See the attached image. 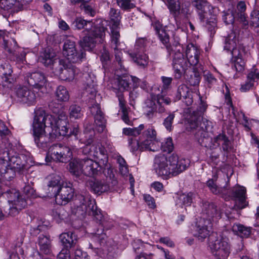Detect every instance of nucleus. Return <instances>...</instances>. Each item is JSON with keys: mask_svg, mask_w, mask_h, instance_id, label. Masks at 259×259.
Here are the masks:
<instances>
[{"mask_svg": "<svg viewBox=\"0 0 259 259\" xmlns=\"http://www.w3.org/2000/svg\"><path fill=\"white\" fill-rule=\"evenodd\" d=\"M161 80L163 83V87L161 91L157 85L152 87L151 92L145 101V108L146 112L145 113L146 116L149 119H152L158 113L162 114L166 111L164 104L168 105L171 102V99L164 95L163 89L168 88L171 83L172 78L171 77L162 76Z\"/></svg>", "mask_w": 259, "mask_h": 259, "instance_id": "obj_1", "label": "nucleus"}, {"mask_svg": "<svg viewBox=\"0 0 259 259\" xmlns=\"http://www.w3.org/2000/svg\"><path fill=\"white\" fill-rule=\"evenodd\" d=\"M153 166L157 175L165 180L178 175L187 167L185 160H179L178 155L174 154L168 157L164 154L156 156L154 158Z\"/></svg>", "mask_w": 259, "mask_h": 259, "instance_id": "obj_2", "label": "nucleus"}, {"mask_svg": "<svg viewBox=\"0 0 259 259\" xmlns=\"http://www.w3.org/2000/svg\"><path fill=\"white\" fill-rule=\"evenodd\" d=\"M200 103L196 110L193 111V113L187 117V128L190 130H197V131L195 134V138L198 143L204 147H207V141L210 139L207 137V126L204 122H201V119L202 115L206 110L207 108V104L202 101L200 98Z\"/></svg>", "mask_w": 259, "mask_h": 259, "instance_id": "obj_3", "label": "nucleus"}, {"mask_svg": "<svg viewBox=\"0 0 259 259\" xmlns=\"http://www.w3.org/2000/svg\"><path fill=\"white\" fill-rule=\"evenodd\" d=\"M50 124L52 129V134L56 137L64 136L67 135L68 128V122L65 114L62 110V105L59 103H52L50 105Z\"/></svg>", "mask_w": 259, "mask_h": 259, "instance_id": "obj_4", "label": "nucleus"}, {"mask_svg": "<svg viewBox=\"0 0 259 259\" xmlns=\"http://www.w3.org/2000/svg\"><path fill=\"white\" fill-rule=\"evenodd\" d=\"M47 115L45 111L41 109L35 111V116L33 122V131L34 141L37 146L47 151L48 148L49 137L46 135L45 128L46 127V120Z\"/></svg>", "mask_w": 259, "mask_h": 259, "instance_id": "obj_5", "label": "nucleus"}, {"mask_svg": "<svg viewBox=\"0 0 259 259\" xmlns=\"http://www.w3.org/2000/svg\"><path fill=\"white\" fill-rule=\"evenodd\" d=\"M79 199L83 201L80 206H78L75 210V215L79 219H82L85 217L87 214L92 216L97 223L105 226V219L100 210L98 209L94 200H90L85 198L83 196H79Z\"/></svg>", "mask_w": 259, "mask_h": 259, "instance_id": "obj_6", "label": "nucleus"}, {"mask_svg": "<svg viewBox=\"0 0 259 259\" xmlns=\"http://www.w3.org/2000/svg\"><path fill=\"white\" fill-rule=\"evenodd\" d=\"M208 246L211 253L219 259H225L230 253L229 239L223 235L212 232L208 238Z\"/></svg>", "mask_w": 259, "mask_h": 259, "instance_id": "obj_7", "label": "nucleus"}, {"mask_svg": "<svg viewBox=\"0 0 259 259\" xmlns=\"http://www.w3.org/2000/svg\"><path fill=\"white\" fill-rule=\"evenodd\" d=\"M238 38L236 33L232 31L225 38L224 49L230 51L232 56L236 59L234 63V68L238 72L244 70L245 63L242 59V55L237 48Z\"/></svg>", "mask_w": 259, "mask_h": 259, "instance_id": "obj_8", "label": "nucleus"}, {"mask_svg": "<svg viewBox=\"0 0 259 259\" xmlns=\"http://www.w3.org/2000/svg\"><path fill=\"white\" fill-rule=\"evenodd\" d=\"M63 56L72 63H80L85 58V53L81 49L78 51L74 38H66L64 41L62 49Z\"/></svg>", "mask_w": 259, "mask_h": 259, "instance_id": "obj_9", "label": "nucleus"}, {"mask_svg": "<svg viewBox=\"0 0 259 259\" xmlns=\"http://www.w3.org/2000/svg\"><path fill=\"white\" fill-rule=\"evenodd\" d=\"M2 195L8 199L9 203L12 204L10 212L14 215L18 213L19 211L26 206V200L20 195L19 192L15 189H8L5 192H2Z\"/></svg>", "mask_w": 259, "mask_h": 259, "instance_id": "obj_10", "label": "nucleus"}, {"mask_svg": "<svg viewBox=\"0 0 259 259\" xmlns=\"http://www.w3.org/2000/svg\"><path fill=\"white\" fill-rule=\"evenodd\" d=\"M139 137L141 147L143 149L155 151L159 147V139L157 137V132L153 127H149L141 132Z\"/></svg>", "mask_w": 259, "mask_h": 259, "instance_id": "obj_11", "label": "nucleus"}, {"mask_svg": "<svg viewBox=\"0 0 259 259\" xmlns=\"http://www.w3.org/2000/svg\"><path fill=\"white\" fill-rule=\"evenodd\" d=\"M174 46L175 49L172 52H175V54L172 60V66L175 78L179 79L185 72L187 64L182 53V46L180 44Z\"/></svg>", "mask_w": 259, "mask_h": 259, "instance_id": "obj_12", "label": "nucleus"}, {"mask_svg": "<svg viewBox=\"0 0 259 259\" xmlns=\"http://www.w3.org/2000/svg\"><path fill=\"white\" fill-rule=\"evenodd\" d=\"M51 158L56 161L66 162L72 157L70 149L61 144H57L50 147Z\"/></svg>", "mask_w": 259, "mask_h": 259, "instance_id": "obj_13", "label": "nucleus"}, {"mask_svg": "<svg viewBox=\"0 0 259 259\" xmlns=\"http://www.w3.org/2000/svg\"><path fill=\"white\" fill-rule=\"evenodd\" d=\"M54 191L55 200L57 204L60 205H65L70 202L74 196V189L71 185L67 184L62 185L60 188H55Z\"/></svg>", "mask_w": 259, "mask_h": 259, "instance_id": "obj_14", "label": "nucleus"}, {"mask_svg": "<svg viewBox=\"0 0 259 259\" xmlns=\"http://www.w3.org/2000/svg\"><path fill=\"white\" fill-rule=\"evenodd\" d=\"M25 78L30 86L38 89L43 94L48 93L47 80L43 73L39 72L29 73Z\"/></svg>", "mask_w": 259, "mask_h": 259, "instance_id": "obj_15", "label": "nucleus"}, {"mask_svg": "<svg viewBox=\"0 0 259 259\" xmlns=\"http://www.w3.org/2000/svg\"><path fill=\"white\" fill-rule=\"evenodd\" d=\"M202 212L203 215H205L203 221L209 225L211 224V221L217 222L222 217L221 210L213 203L207 201L203 203Z\"/></svg>", "mask_w": 259, "mask_h": 259, "instance_id": "obj_16", "label": "nucleus"}, {"mask_svg": "<svg viewBox=\"0 0 259 259\" xmlns=\"http://www.w3.org/2000/svg\"><path fill=\"white\" fill-rule=\"evenodd\" d=\"M93 142L91 139L87 141V144L83 148V153L97 159L103 160L106 158L107 157L105 148L100 143Z\"/></svg>", "mask_w": 259, "mask_h": 259, "instance_id": "obj_17", "label": "nucleus"}, {"mask_svg": "<svg viewBox=\"0 0 259 259\" xmlns=\"http://www.w3.org/2000/svg\"><path fill=\"white\" fill-rule=\"evenodd\" d=\"M227 194H223L222 197L225 199L231 197L237 199L240 209H243L248 205V202L246 201V189L244 187H234L231 189L227 187Z\"/></svg>", "mask_w": 259, "mask_h": 259, "instance_id": "obj_18", "label": "nucleus"}, {"mask_svg": "<svg viewBox=\"0 0 259 259\" xmlns=\"http://www.w3.org/2000/svg\"><path fill=\"white\" fill-rule=\"evenodd\" d=\"M4 160L6 161L9 160V166L14 168L17 171L23 172L30 167L27 161V157L23 154L14 155L11 158L8 156L7 159H5L4 157Z\"/></svg>", "mask_w": 259, "mask_h": 259, "instance_id": "obj_19", "label": "nucleus"}, {"mask_svg": "<svg viewBox=\"0 0 259 259\" xmlns=\"http://www.w3.org/2000/svg\"><path fill=\"white\" fill-rule=\"evenodd\" d=\"M17 101L28 105L33 104L36 99L35 93L26 87H20L16 90Z\"/></svg>", "mask_w": 259, "mask_h": 259, "instance_id": "obj_20", "label": "nucleus"}, {"mask_svg": "<svg viewBox=\"0 0 259 259\" xmlns=\"http://www.w3.org/2000/svg\"><path fill=\"white\" fill-rule=\"evenodd\" d=\"M154 27L156 33L157 34L160 41L165 47L167 52L169 55H170L172 53V51L174 50L175 47L174 46L178 45V44L180 43L176 42L171 45L169 42V31L166 30L165 28H162L161 26L159 24L156 25Z\"/></svg>", "mask_w": 259, "mask_h": 259, "instance_id": "obj_21", "label": "nucleus"}, {"mask_svg": "<svg viewBox=\"0 0 259 259\" xmlns=\"http://www.w3.org/2000/svg\"><path fill=\"white\" fill-rule=\"evenodd\" d=\"M83 174L88 177H94L101 171V166L99 163L91 158L83 159Z\"/></svg>", "mask_w": 259, "mask_h": 259, "instance_id": "obj_22", "label": "nucleus"}, {"mask_svg": "<svg viewBox=\"0 0 259 259\" xmlns=\"http://www.w3.org/2000/svg\"><path fill=\"white\" fill-rule=\"evenodd\" d=\"M87 186L92 192L98 194L107 192L110 187L107 182L98 179L88 181Z\"/></svg>", "mask_w": 259, "mask_h": 259, "instance_id": "obj_23", "label": "nucleus"}, {"mask_svg": "<svg viewBox=\"0 0 259 259\" xmlns=\"http://www.w3.org/2000/svg\"><path fill=\"white\" fill-rule=\"evenodd\" d=\"M93 240L97 244L96 245L97 249H101L103 250H110L113 241L108 238L105 233L100 234L99 230L93 237Z\"/></svg>", "mask_w": 259, "mask_h": 259, "instance_id": "obj_24", "label": "nucleus"}, {"mask_svg": "<svg viewBox=\"0 0 259 259\" xmlns=\"http://www.w3.org/2000/svg\"><path fill=\"white\" fill-rule=\"evenodd\" d=\"M59 239L64 249L68 250L75 247L78 242L77 235L72 232L62 233L60 235Z\"/></svg>", "mask_w": 259, "mask_h": 259, "instance_id": "obj_25", "label": "nucleus"}, {"mask_svg": "<svg viewBox=\"0 0 259 259\" xmlns=\"http://www.w3.org/2000/svg\"><path fill=\"white\" fill-rule=\"evenodd\" d=\"M194 5L197 10L198 14L201 21L207 18L208 16L211 15L212 7L206 0H202L198 3L194 4Z\"/></svg>", "mask_w": 259, "mask_h": 259, "instance_id": "obj_26", "label": "nucleus"}, {"mask_svg": "<svg viewBox=\"0 0 259 259\" xmlns=\"http://www.w3.org/2000/svg\"><path fill=\"white\" fill-rule=\"evenodd\" d=\"M200 50L192 44L187 46L186 55L188 63L191 66H195L199 62Z\"/></svg>", "mask_w": 259, "mask_h": 259, "instance_id": "obj_27", "label": "nucleus"}, {"mask_svg": "<svg viewBox=\"0 0 259 259\" xmlns=\"http://www.w3.org/2000/svg\"><path fill=\"white\" fill-rule=\"evenodd\" d=\"M204 223L199 222V224L197 226V232L196 236L197 237L199 240L203 241L206 238L211 235L210 234V229L211 228V224H208L204 221Z\"/></svg>", "mask_w": 259, "mask_h": 259, "instance_id": "obj_28", "label": "nucleus"}, {"mask_svg": "<svg viewBox=\"0 0 259 259\" xmlns=\"http://www.w3.org/2000/svg\"><path fill=\"white\" fill-rule=\"evenodd\" d=\"M256 67L253 66L247 75L245 82L241 85L240 90L242 92H246L252 89L255 82Z\"/></svg>", "mask_w": 259, "mask_h": 259, "instance_id": "obj_29", "label": "nucleus"}, {"mask_svg": "<svg viewBox=\"0 0 259 259\" xmlns=\"http://www.w3.org/2000/svg\"><path fill=\"white\" fill-rule=\"evenodd\" d=\"M52 70L54 75L60 76L63 68L61 64V60L56 56H51L50 52V69Z\"/></svg>", "mask_w": 259, "mask_h": 259, "instance_id": "obj_30", "label": "nucleus"}, {"mask_svg": "<svg viewBox=\"0 0 259 259\" xmlns=\"http://www.w3.org/2000/svg\"><path fill=\"white\" fill-rule=\"evenodd\" d=\"M83 159H74L69 164V169L71 174L78 177L83 173Z\"/></svg>", "mask_w": 259, "mask_h": 259, "instance_id": "obj_31", "label": "nucleus"}, {"mask_svg": "<svg viewBox=\"0 0 259 259\" xmlns=\"http://www.w3.org/2000/svg\"><path fill=\"white\" fill-rule=\"evenodd\" d=\"M130 56L133 61L139 66L145 68L148 64V57L144 53L132 52Z\"/></svg>", "mask_w": 259, "mask_h": 259, "instance_id": "obj_32", "label": "nucleus"}, {"mask_svg": "<svg viewBox=\"0 0 259 259\" xmlns=\"http://www.w3.org/2000/svg\"><path fill=\"white\" fill-rule=\"evenodd\" d=\"M246 9V5L244 2L240 1L238 3L236 17H237L240 22L242 23L244 27H246L248 25V22L246 19V16L245 13Z\"/></svg>", "mask_w": 259, "mask_h": 259, "instance_id": "obj_33", "label": "nucleus"}, {"mask_svg": "<svg viewBox=\"0 0 259 259\" xmlns=\"http://www.w3.org/2000/svg\"><path fill=\"white\" fill-rule=\"evenodd\" d=\"M109 17L111 22L112 23L113 26L117 28L120 25L121 19V11L118 9L111 8L109 12Z\"/></svg>", "mask_w": 259, "mask_h": 259, "instance_id": "obj_34", "label": "nucleus"}, {"mask_svg": "<svg viewBox=\"0 0 259 259\" xmlns=\"http://www.w3.org/2000/svg\"><path fill=\"white\" fill-rule=\"evenodd\" d=\"M166 5L170 14L175 17L179 15L181 10L180 0H167Z\"/></svg>", "mask_w": 259, "mask_h": 259, "instance_id": "obj_35", "label": "nucleus"}, {"mask_svg": "<svg viewBox=\"0 0 259 259\" xmlns=\"http://www.w3.org/2000/svg\"><path fill=\"white\" fill-rule=\"evenodd\" d=\"M233 231L241 238H247L251 234V228L241 224H236L233 227Z\"/></svg>", "mask_w": 259, "mask_h": 259, "instance_id": "obj_36", "label": "nucleus"}, {"mask_svg": "<svg viewBox=\"0 0 259 259\" xmlns=\"http://www.w3.org/2000/svg\"><path fill=\"white\" fill-rule=\"evenodd\" d=\"M207 186L210 191L215 195H220L223 196V194H227V186L223 187H218L212 179H209L206 183Z\"/></svg>", "mask_w": 259, "mask_h": 259, "instance_id": "obj_37", "label": "nucleus"}, {"mask_svg": "<svg viewBox=\"0 0 259 259\" xmlns=\"http://www.w3.org/2000/svg\"><path fill=\"white\" fill-rule=\"evenodd\" d=\"M27 182L25 183V186L23 188V192L28 197L36 198L37 197V193L32 187L34 185V182L31 180V178L29 175L27 176Z\"/></svg>", "mask_w": 259, "mask_h": 259, "instance_id": "obj_38", "label": "nucleus"}, {"mask_svg": "<svg viewBox=\"0 0 259 259\" xmlns=\"http://www.w3.org/2000/svg\"><path fill=\"white\" fill-rule=\"evenodd\" d=\"M118 77L115 80V85L120 90H127L130 87V78L128 76H120L117 74Z\"/></svg>", "mask_w": 259, "mask_h": 259, "instance_id": "obj_39", "label": "nucleus"}, {"mask_svg": "<svg viewBox=\"0 0 259 259\" xmlns=\"http://www.w3.org/2000/svg\"><path fill=\"white\" fill-rule=\"evenodd\" d=\"M55 95L58 101L66 102L69 100V94L64 86H58L56 90Z\"/></svg>", "mask_w": 259, "mask_h": 259, "instance_id": "obj_40", "label": "nucleus"}, {"mask_svg": "<svg viewBox=\"0 0 259 259\" xmlns=\"http://www.w3.org/2000/svg\"><path fill=\"white\" fill-rule=\"evenodd\" d=\"M14 168L7 166L1 165L0 167V172L2 176L6 180L10 181L13 178L15 175V171Z\"/></svg>", "mask_w": 259, "mask_h": 259, "instance_id": "obj_41", "label": "nucleus"}, {"mask_svg": "<svg viewBox=\"0 0 259 259\" xmlns=\"http://www.w3.org/2000/svg\"><path fill=\"white\" fill-rule=\"evenodd\" d=\"M119 38L120 33L118 29L112 28L111 31L110 46L111 48L113 49V50H117L119 49L118 48L120 44L119 41Z\"/></svg>", "mask_w": 259, "mask_h": 259, "instance_id": "obj_42", "label": "nucleus"}, {"mask_svg": "<svg viewBox=\"0 0 259 259\" xmlns=\"http://www.w3.org/2000/svg\"><path fill=\"white\" fill-rule=\"evenodd\" d=\"M199 69L202 70L201 66L194 68L193 71L190 75L188 81L191 85L195 86L199 83L201 79Z\"/></svg>", "mask_w": 259, "mask_h": 259, "instance_id": "obj_43", "label": "nucleus"}, {"mask_svg": "<svg viewBox=\"0 0 259 259\" xmlns=\"http://www.w3.org/2000/svg\"><path fill=\"white\" fill-rule=\"evenodd\" d=\"M95 123L97 125V131L102 133L106 127V120L103 112L94 116Z\"/></svg>", "mask_w": 259, "mask_h": 259, "instance_id": "obj_44", "label": "nucleus"}, {"mask_svg": "<svg viewBox=\"0 0 259 259\" xmlns=\"http://www.w3.org/2000/svg\"><path fill=\"white\" fill-rule=\"evenodd\" d=\"M114 53L116 62L117 63V69L115 71L116 73H118L119 71L121 72H125L126 70L125 66L123 64V60L122 59V53L121 52V49L114 50Z\"/></svg>", "mask_w": 259, "mask_h": 259, "instance_id": "obj_45", "label": "nucleus"}, {"mask_svg": "<svg viewBox=\"0 0 259 259\" xmlns=\"http://www.w3.org/2000/svg\"><path fill=\"white\" fill-rule=\"evenodd\" d=\"M96 40L92 36H85L80 40L79 44L84 50L91 49L95 46Z\"/></svg>", "mask_w": 259, "mask_h": 259, "instance_id": "obj_46", "label": "nucleus"}, {"mask_svg": "<svg viewBox=\"0 0 259 259\" xmlns=\"http://www.w3.org/2000/svg\"><path fill=\"white\" fill-rule=\"evenodd\" d=\"M132 245L134 251L139 254L145 253L144 251L147 250V247H151L149 244L144 243L140 239L135 240L132 243Z\"/></svg>", "mask_w": 259, "mask_h": 259, "instance_id": "obj_47", "label": "nucleus"}, {"mask_svg": "<svg viewBox=\"0 0 259 259\" xmlns=\"http://www.w3.org/2000/svg\"><path fill=\"white\" fill-rule=\"evenodd\" d=\"M149 41L146 38H140L136 40L134 52L144 53Z\"/></svg>", "mask_w": 259, "mask_h": 259, "instance_id": "obj_48", "label": "nucleus"}, {"mask_svg": "<svg viewBox=\"0 0 259 259\" xmlns=\"http://www.w3.org/2000/svg\"><path fill=\"white\" fill-rule=\"evenodd\" d=\"M144 128V124H141L138 127L135 128H124L122 133L124 135L126 136L137 137L141 134V132Z\"/></svg>", "mask_w": 259, "mask_h": 259, "instance_id": "obj_49", "label": "nucleus"}, {"mask_svg": "<svg viewBox=\"0 0 259 259\" xmlns=\"http://www.w3.org/2000/svg\"><path fill=\"white\" fill-rule=\"evenodd\" d=\"M69 112L70 118L78 119L83 115L81 107L76 104H73L70 106Z\"/></svg>", "mask_w": 259, "mask_h": 259, "instance_id": "obj_50", "label": "nucleus"}, {"mask_svg": "<svg viewBox=\"0 0 259 259\" xmlns=\"http://www.w3.org/2000/svg\"><path fill=\"white\" fill-rule=\"evenodd\" d=\"M64 185V184L60 176L57 175H53L52 176L50 181V188H51L52 193H54L53 190L55 188H60Z\"/></svg>", "mask_w": 259, "mask_h": 259, "instance_id": "obj_51", "label": "nucleus"}, {"mask_svg": "<svg viewBox=\"0 0 259 259\" xmlns=\"http://www.w3.org/2000/svg\"><path fill=\"white\" fill-rule=\"evenodd\" d=\"M117 6L122 10L129 11L136 7L132 0H115Z\"/></svg>", "mask_w": 259, "mask_h": 259, "instance_id": "obj_52", "label": "nucleus"}, {"mask_svg": "<svg viewBox=\"0 0 259 259\" xmlns=\"http://www.w3.org/2000/svg\"><path fill=\"white\" fill-rule=\"evenodd\" d=\"M74 71L73 68H64L59 77L63 80L71 81L74 78Z\"/></svg>", "mask_w": 259, "mask_h": 259, "instance_id": "obj_53", "label": "nucleus"}, {"mask_svg": "<svg viewBox=\"0 0 259 259\" xmlns=\"http://www.w3.org/2000/svg\"><path fill=\"white\" fill-rule=\"evenodd\" d=\"M49 238L46 235H40L38 238V244L40 249L45 254L49 253Z\"/></svg>", "mask_w": 259, "mask_h": 259, "instance_id": "obj_54", "label": "nucleus"}, {"mask_svg": "<svg viewBox=\"0 0 259 259\" xmlns=\"http://www.w3.org/2000/svg\"><path fill=\"white\" fill-rule=\"evenodd\" d=\"M195 194L192 192H189L187 194H182L179 196V200L182 202V204L189 206L193 202V200L195 198Z\"/></svg>", "mask_w": 259, "mask_h": 259, "instance_id": "obj_55", "label": "nucleus"}, {"mask_svg": "<svg viewBox=\"0 0 259 259\" xmlns=\"http://www.w3.org/2000/svg\"><path fill=\"white\" fill-rule=\"evenodd\" d=\"M190 92H191L189 91V89L187 85L185 84H181L179 85L176 95L175 101L180 100L182 98H184Z\"/></svg>", "mask_w": 259, "mask_h": 259, "instance_id": "obj_56", "label": "nucleus"}, {"mask_svg": "<svg viewBox=\"0 0 259 259\" xmlns=\"http://www.w3.org/2000/svg\"><path fill=\"white\" fill-rule=\"evenodd\" d=\"M81 10L90 16L94 17L96 13V7L94 4H81L80 6Z\"/></svg>", "mask_w": 259, "mask_h": 259, "instance_id": "obj_57", "label": "nucleus"}, {"mask_svg": "<svg viewBox=\"0 0 259 259\" xmlns=\"http://www.w3.org/2000/svg\"><path fill=\"white\" fill-rule=\"evenodd\" d=\"M204 78L208 88H211L217 84L218 80L217 78L209 71L204 74Z\"/></svg>", "mask_w": 259, "mask_h": 259, "instance_id": "obj_58", "label": "nucleus"}, {"mask_svg": "<svg viewBox=\"0 0 259 259\" xmlns=\"http://www.w3.org/2000/svg\"><path fill=\"white\" fill-rule=\"evenodd\" d=\"M91 25L92 22L86 21L80 17L76 18L73 22V26L75 29H81L87 26L88 24Z\"/></svg>", "mask_w": 259, "mask_h": 259, "instance_id": "obj_59", "label": "nucleus"}, {"mask_svg": "<svg viewBox=\"0 0 259 259\" xmlns=\"http://www.w3.org/2000/svg\"><path fill=\"white\" fill-rule=\"evenodd\" d=\"M175 117V112H170L166 118H165L163 120V125L168 131H171L172 130V124Z\"/></svg>", "mask_w": 259, "mask_h": 259, "instance_id": "obj_60", "label": "nucleus"}, {"mask_svg": "<svg viewBox=\"0 0 259 259\" xmlns=\"http://www.w3.org/2000/svg\"><path fill=\"white\" fill-rule=\"evenodd\" d=\"M103 173L106 177L107 179H109V180H112V183L113 185H116L117 183V181L113 179L114 178V175L113 174V168L109 164L105 165Z\"/></svg>", "mask_w": 259, "mask_h": 259, "instance_id": "obj_61", "label": "nucleus"}, {"mask_svg": "<svg viewBox=\"0 0 259 259\" xmlns=\"http://www.w3.org/2000/svg\"><path fill=\"white\" fill-rule=\"evenodd\" d=\"M161 147L163 151L168 153L171 152L174 149V144L171 138L169 137L164 142L161 143Z\"/></svg>", "mask_w": 259, "mask_h": 259, "instance_id": "obj_62", "label": "nucleus"}, {"mask_svg": "<svg viewBox=\"0 0 259 259\" xmlns=\"http://www.w3.org/2000/svg\"><path fill=\"white\" fill-rule=\"evenodd\" d=\"M7 71H4L3 73V79L6 82L11 83L13 79L11 78L13 70L10 65L7 64L4 67V69Z\"/></svg>", "mask_w": 259, "mask_h": 259, "instance_id": "obj_63", "label": "nucleus"}, {"mask_svg": "<svg viewBox=\"0 0 259 259\" xmlns=\"http://www.w3.org/2000/svg\"><path fill=\"white\" fill-rule=\"evenodd\" d=\"M250 25L259 28V11H254L251 15Z\"/></svg>", "mask_w": 259, "mask_h": 259, "instance_id": "obj_64", "label": "nucleus"}]
</instances>
